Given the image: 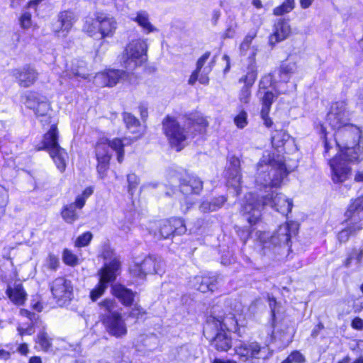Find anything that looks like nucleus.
<instances>
[{"label":"nucleus","instance_id":"nucleus-1","mask_svg":"<svg viewBox=\"0 0 363 363\" xmlns=\"http://www.w3.org/2000/svg\"><path fill=\"white\" fill-rule=\"evenodd\" d=\"M267 206L283 215H287L291 211L293 203L284 195L274 191L262 196L261 199L258 195L250 192L245 196L241 212L247 222L252 225L259 219L262 208Z\"/></svg>","mask_w":363,"mask_h":363},{"label":"nucleus","instance_id":"nucleus-2","mask_svg":"<svg viewBox=\"0 0 363 363\" xmlns=\"http://www.w3.org/2000/svg\"><path fill=\"white\" fill-rule=\"evenodd\" d=\"M207 125L208 122L203 118H199L196 121L188 119L184 127H182L173 117L167 116L162 121L164 133L171 146L174 147L177 151H180L184 147L189 135L193 134V132L191 131V129L201 131Z\"/></svg>","mask_w":363,"mask_h":363},{"label":"nucleus","instance_id":"nucleus-3","mask_svg":"<svg viewBox=\"0 0 363 363\" xmlns=\"http://www.w3.org/2000/svg\"><path fill=\"white\" fill-rule=\"evenodd\" d=\"M287 174L285 164L275 161L270 152H265L257 164L255 182L257 186L264 188L277 187Z\"/></svg>","mask_w":363,"mask_h":363},{"label":"nucleus","instance_id":"nucleus-4","mask_svg":"<svg viewBox=\"0 0 363 363\" xmlns=\"http://www.w3.org/2000/svg\"><path fill=\"white\" fill-rule=\"evenodd\" d=\"M335 140L337 146L349 161H357L362 153L359 143L362 138L359 127L350 123L336 130Z\"/></svg>","mask_w":363,"mask_h":363},{"label":"nucleus","instance_id":"nucleus-5","mask_svg":"<svg viewBox=\"0 0 363 363\" xmlns=\"http://www.w3.org/2000/svg\"><path fill=\"white\" fill-rule=\"evenodd\" d=\"M137 138H138L135 137L130 142L127 141L128 139L125 138L123 140L117 138L112 140H109L106 138H102L99 140L96 144L95 152L98 162L97 172L101 179L105 177L106 172L109 167V162L111 157L109 148L111 147L116 152L117 160L119 163H121L124 159V146L137 140Z\"/></svg>","mask_w":363,"mask_h":363},{"label":"nucleus","instance_id":"nucleus-6","mask_svg":"<svg viewBox=\"0 0 363 363\" xmlns=\"http://www.w3.org/2000/svg\"><path fill=\"white\" fill-rule=\"evenodd\" d=\"M57 140V128L55 124H53L43 136V146L39 147L38 150H48L57 167L62 172L66 167L67 152L59 145Z\"/></svg>","mask_w":363,"mask_h":363},{"label":"nucleus","instance_id":"nucleus-7","mask_svg":"<svg viewBox=\"0 0 363 363\" xmlns=\"http://www.w3.org/2000/svg\"><path fill=\"white\" fill-rule=\"evenodd\" d=\"M147 44L145 39L132 40L125 48L122 56L124 67L133 69L141 65L147 59Z\"/></svg>","mask_w":363,"mask_h":363},{"label":"nucleus","instance_id":"nucleus-8","mask_svg":"<svg viewBox=\"0 0 363 363\" xmlns=\"http://www.w3.org/2000/svg\"><path fill=\"white\" fill-rule=\"evenodd\" d=\"M165 263L157 255H149L140 263H135L130 269V274L135 277L144 279L147 274H162L164 272Z\"/></svg>","mask_w":363,"mask_h":363},{"label":"nucleus","instance_id":"nucleus-9","mask_svg":"<svg viewBox=\"0 0 363 363\" xmlns=\"http://www.w3.org/2000/svg\"><path fill=\"white\" fill-rule=\"evenodd\" d=\"M235 351L246 360L262 359L264 362L272 355L268 346H261L257 342H240L235 345Z\"/></svg>","mask_w":363,"mask_h":363},{"label":"nucleus","instance_id":"nucleus-10","mask_svg":"<svg viewBox=\"0 0 363 363\" xmlns=\"http://www.w3.org/2000/svg\"><path fill=\"white\" fill-rule=\"evenodd\" d=\"M119 269V262L113 260L109 264H106L105 267L101 268L99 272V281L96 288L90 292V298L93 301H96L103 295L108 284L113 281L116 277V272Z\"/></svg>","mask_w":363,"mask_h":363},{"label":"nucleus","instance_id":"nucleus-11","mask_svg":"<svg viewBox=\"0 0 363 363\" xmlns=\"http://www.w3.org/2000/svg\"><path fill=\"white\" fill-rule=\"evenodd\" d=\"M25 104L28 108L33 110L38 117L43 118L40 119L41 123H51V117L48 115L50 106L45 96L30 92L26 96Z\"/></svg>","mask_w":363,"mask_h":363},{"label":"nucleus","instance_id":"nucleus-12","mask_svg":"<svg viewBox=\"0 0 363 363\" xmlns=\"http://www.w3.org/2000/svg\"><path fill=\"white\" fill-rule=\"evenodd\" d=\"M350 116L346 102L339 101L332 104L327 121L333 129L337 130L350 124Z\"/></svg>","mask_w":363,"mask_h":363},{"label":"nucleus","instance_id":"nucleus-13","mask_svg":"<svg viewBox=\"0 0 363 363\" xmlns=\"http://www.w3.org/2000/svg\"><path fill=\"white\" fill-rule=\"evenodd\" d=\"M50 290L60 305L66 303L72 298L73 287L71 281L64 277L53 280L50 284Z\"/></svg>","mask_w":363,"mask_h":363},{"label":"nucleus","instance_id":"nucleus-14","mask_svg":"<svg viewBox=\"0 0 363 363\" xmlns=\"http://www.w3.org/2000/svg\"><path fill=\"white\" fill-rule=\"evenodd\" d=\"M104 324L107 332L116 337H122L127 333L126 325L118 313L107 314L104 320Z\"/></svg>","mask_w":363,"mask_h":363},{"label":"nucleus","instance_id":"nucleus-15","mask_svg":"<svg viewBox=\"0 0 363 363\" xmlns=\"http://www.w3.org/2000/svg\"><path fill=\"white\" fill-rule=\"evenodd\" d=\"M341 156H336L330 160L329 164L331 169L332 179L335 183H341L346 181L351 172L346 158L342 159ZM344 157L345 156L344 155Z\"/></svg>","mask_w":363,"mask_h":363},{"label":"nucleus","instance_id":"nucleus-16","mask_svg":"<svg viewBox=\"0 0 363 363\" xmlns=\"http://www.w3.org/2000/svg\"><path fill=\"white\" fill-rule=\"evenodd\" d=\"M77 18V15L72 11H61L57 16V22L54 24V31L58 36L66 37Z\"/></svg>","mask_w":363,"mask_h":363},{"label":"nucleus","instance_id":"nucleus-17","mask_svg":"<svg viewBox=\"0 0 363 363\" xmlns=\"http://www.w3.org/2000/svg\"><path fill=\"white\" fill-rule=\"evenodd\" d=\"M127 72L120 69H108L99 73L95 77L96 83L102 86L112 87L118 82L127 79Z\"/></svg>","mask_w":363,"mask_h":363},{"label":"nucleus","instance_id":"nucleus-18","mask_svg":"<svg viewBox=\"0 0 363 363\" xmlns=\"http://www.w3.org/2000/svg\"><path fill=\"white\" fill-rule=\"evenodd\" d=\"M186 231L184 221L182 218H172L169 220L162 221L160 225V234L164 239L169 238L171 235H180Z\"/></svg>","mask_w":363,"mask_h":363},{"label":"nucleus","instance_id":"nucleus-19","mask_svg":"<svg viewBox=\"0 0 363 363\" xmlns=\"http://www.w3.org/2000/svg\"><path fill=\"white\" fill-rule=\"evenodd\" d=\"M214 316L211 318L212 324L215 325L216 330L222 331H232L236 333L238 330V320L235 315L229 312L228 314H216V311H214Z\"/></svg>","mask_w":363,"mask_h":363},{"label":"nucleus","instance_id":"nucleus-20","mask_svg":"<svg viewBox=\"0 0 363 363\" xmlns=\"http://www.w3.org/2000/svg\"><path fill=\"white\" fill-rule=\"evenodd\" d=\"M297 225L294 223H286L280 225L270 238V242L274 245H287L292 235L297 231Z\"/></svg>","mask_w":363,"mask_h":363},{"label":"nucleus","instance_id":"nucleus-21","mask_svg":"<svg viewBox=\"0 0 363 363\" xmlns=\"http://www.w3.org/2000/svg\"><path fill=\"white\" fill-rule=\"evenodd\" d=\"M11 74L16 79L18 84L25 88L33 84L38 76L37 71L30 65L13 69L11 70Z\"/></svg>","mask_w":363,"mask_h":363},{"label":"nucleus","instance_id":"nucleus-22","mask_svg":"<svg viewBox=\"0 0 363 363\" xmlns=\"http://www.w3.org/2000/svg\"><path fill=\"white\" fill-rule=\"evenodd\" d=\"M179 189L186 197L198 195L203 189V182L196 176L187 174L179 179Z\"/></svg>","mask_w":363,"mask_h":363},{"label":"nucleus","instance_id":"nucleus-23","mask_svg":"<svg viewBox=\"0 0 363 363\" xmlns=\"http://www.w3.org/2000/svg\"><path fill=\"white\" fill-rule=\"evenodd\" d=\"M96 21L98 23L101 38H110L114 35L117 28V22L113 17L104 13H97Z\"/></svg>","mask_w":363,"mask_h":363},{"label":"nucleus","instance_id":"nucleus-24","mask_svg":"<svg viewBox=\"0 0 363 363\" xmlns=\"http://www.w3.org/2000/svg\"><path fill=\"white\" fill-rule=\"evenodd\" d=\"M291 28L289 23L284 18L278 19L274 24L272 33L269 35V43L275 45L289 37Z\"/></svg>","mask_w":363,"mask_h":363},{"label":"nucleus","instance_id":"nucleus-25","mask_svg":"<svg viewBox=\"0 0 363 363\" xmlns=\"http://www.w3.org/2000/svg\"><path fill=\"white\" fill-rule=\"evenodd\" d=\"M218 279L216 276H196L190 281V285L202 293L213 292L217 289Z\"/></svg>","mask_w":363,"mask_h":363},{"label":"nucleus","instance_id":"nucleus-26","mask_svg":"<svg viewBox=\"0 0 363 363\" xmlns=\"http://www.w3.org/2000/svg\"><path fill=\"white\" fill-rule=\"evenodd\" d=\"M241 182L240 161L233 156L230 158V167L228 170V184L233 186L237 195L240 194Z\"/></svg>","mask_w":363,"mask_h":363},{"label":"nucleus","instance_id":"nucleus-27","mask_svg":"<svg viewBox=\"0 0 363 363\" xmlns=\"http://www.w3.org/2000/svg\"><path fill=\"white\" fill-rule=\"evenodd\" d=\"M6 294L16 305L21 306L24 304L27 299V294L21 283H14L13 285L7 286Z\"/></svg>","mask_w":363,"mask_h":363},{"label":"nucleus","instance_id":"nucleus-28","mask_svg":"<svg viewBox=\"0 0 363 363\" xmlns=\"http://www.w3.org/2000/svg\"><path fill=\"white\" fill-rule=\"evenodd\" d=\"M274 89L277 91V95L272 91L266 90H262V94H259L262 103V110H263L264 114H265L267 111H270L271 106L278 95L286 94L288 91L286 89H282L281 84H274Z\"/></svg>","mask_w":363,"mask_h":363},{"label":"nucleus","instance_id":"nucleus-29","mask_svg":"<svg viewBox=\"0 0 363 363\" xmlns=\"http://www.w3.org/2000/svg\"><path fill=\"white\" fill-rule=\"evenodd\" d=\"M130 19L135 22L145 34H149L157 30V28L150 21V16L146 11L140 10L137 11L135 16L131 17Z\"/></svg>","mask_w":363,"mask_h":363},{"label":"nucleus","instance_id":"nucleus-30","mask_svg":"<svg viewBox=\"0 0 363 363\" xmlns=\"http://www.w3.org/2000/svg\"><path fill=\"white\" fill-rule=\"evenodd\" d=\"M211 345L218 351H227L231 347V338L225 331L218 330Z\"/></svg>","mask_w":363,"mask_h":363},{"label":"nucleus","instance_id":"nucleus-31","mask_svg":"<svg viewBox=\"0 0 363 363\" xmlns=\"http://www.w3.org/2000/svg\"><path fill=\"white\" fill-rule=\"evenodd\" d=\"M347 217L352 220H363V196L352 201L346 212Z\"/></svg>","mask_w":363,"mask_h":363},{"label":"nucleus","instance_id":"nucleus-32","mask_svg":"<svg viewBox=\"0 0 363 363\" xmlns=\"http://www.w3.org/2000/svg\"><path fill=\"white\" fill-rule=\"evenodd\" d=\"M113 294L125 306H130L133 301L134 294L133 291L121 284H116L113 286Z\"/></svg>","mask_w":363,"mask_h":363},{"label":"nucleus","instance_id":"nucleus-33","mask_svg":"<svg viewBox=\"0 0 363 363\" xmlns=\"http://www.w3.org/2000/svg\"><path fill=\"white\" fill-rule=\"evenodd\" d=\"M297 69V65L294 62L283 63L279 70L280 80L278 84L281 85L282 83H287L291 75L296 72Z\"/></svg>","mask_w":363,"mask_h":363},{"label":"nucleus","instance_id":"nucleus-34","mask_svg":"<svg viewBox=\"0 0 363 363\" xmlns=\"http://www.w3.org/2000/svg\"><path fill=\"white\" fill-rule=\"evenodd\" d=\"M76 208L74 204L72 203L63 207L61 216L66 223L72 224L79 219V216Z\"/></svg>","mask_w":363,"mask_h":363},{"label":"nucleus","instance_id":"nucleus-35","mask_svg":"<svg viewBox=\"0 0 363 363\" xmlns=\"http://www.w3.org/2000/svg\"><path fill=\"white\" fill-rule=\"evenodd\" d=\"M82 30L90 37H96L99 34V27L96 18H86Z\"/></svg>","mask_w":363,"mask_h":363},{"label":"nucleus","instance_id":"nucleus-36","mask_svg":"<svg viewBox=\"0 0 363 363\" xmlns=\"http://www.w3.org/2000/svg\"><path fill=\"white\" fill-rule=\"evenodd\" d=\"M36 343L38 344L40 349L43 351H48L52 347L51 339L43 328L38 334Z\"/></svg>","mask_w":363,"mask_h":363},{"label":"nucleus","instance_id":"nucleus-37","mask_svg":"<svg viewBox=\"0 0 363 363\" xmlns=\"http://www.w3.org/2000/svg\"><path fill=\"white\" fill-rule=\"evenodd\" d=\"M123 121L126 128L132 133H137L140 127V121L133 115L130 113H123Z\"/></svg>","mask_w":363,"mask_h":363},{"label":"nucleus","instance_id":"nucleus-38","mask_svg":"<svg viewBox=\"0 0 363 363\" xmlns=\"http://www.w3.org/2000/svg\"><path fill=\"white\" fill-rule=\"evenodd\" d=\"M295 6V0H285L281 5L277 6L273 10L275 16H282L291 11Z\"/></svg>","mask_w":363,"mask_h":363},{"label":"nucleus","instance_id":"nucleus-39","mask_svg":"<svg viewBox=\"0 0 363 363\" xmlns=\"http://www.w3.org/2000/svg\"><path fill=\"white\" fill-rule=\"evenodd\" d=\"M289 136L283 130L276 131L272 136V144L275 148L282 147Z\"/></svg>","mask_w":363,"mask_h":363},{"label":"nucleus","instance_id":"nucleus-40","mask_svg":"<svg viewBox=\"0 0 363 363\" xmlns=\"http://www.w3.org/2000/svg\"><path fill=\"white\" fill-rule=\"evenodd\" d=\"M140 339L143 345L148 351H153L158 346L159 340L157 337L155 335H142Z\"/></svg>","mask_w":363,"mask_h":363},{"label":"nucleus","instance_id":"nucleus-41","mask_svg":"<svg viewBox=\"0 0 363 363\" xmlns=\"http://www.w3.org/2000/svg\"><path fill=\"white\" fill-rule=\"evenodd\" d=\"M257 76L256 70L253 67H251L247 74L239 79V82H243L245 86L251 88L257 79Z\"/></svg>","mask_w":363,"mask_h":363},{"label":"nucleus","instance_id":"nucleus-42","mask_svg":"<svg viewBox=\"0 0 363 363\" xmlns=\"http://www.w3.org/2000/svg\"><path fill=\"white\" fill-rule=\"evenodd\" d=\"M348 218V223L347 229L350 231V235H355L363 228V224L362 223V220H352L351 217Z\"/></svg>","mask_w":363,"mask_h":363},{"label":"nucleus","instance_id":"nucleus-43","mask_svg":"<svg viewBox=\"0 0 363 363\" xmlns=\"http://www.w3.org/2000/svg\"><path fill=\"white\" fill-rule=\"evenodd\" d=\"M306 357L299 351L295 350L291 352L289 356L281 363H304Z\"/></svg>","mask_w":363,"mask_h":363},{"label":"nucleus","instance_id":"nucleus-44","mask_svg":"<svg viewBox=\"0 0 363 363\" xmlns=\"http://www.w3.org/2000/svg\"><path fill=\"white\" fill-rule=\"evenodd\" d=\"M255 31L250 32L244 38L240 44V50L242 55H246L247 51L250 49L252 40L256 37Z\"/></svg>","mask_w":363,"mask_h":363},{"label":"nucleus","instance_id":"nucleus-45","mask_svg":"<svg viewBox=\"0 0 363 363\" xmlns=\"http://www.w3.org/2000/svg\"><path fill=\"white\" fill-rule=\"evenodd\" d=\"M92 238L93 235L91 232H85L76 239L74 245L77 247H86L89 245Z\"/></svg>","mask_w":363,"mask_h":363},{"label":"nucleus","instance_id":"nucleus-46","mask_svg":"<svg viewBox=\"0 0 363 363\" xmlns=\"http://www.w3.org/2000/svg\"><path fill=\"white\" fill-rule=\"evenodd\" d=\"M63 262L69 266H75L78 264V257L71 250L65 249L62 254Z\"/></svg>","mask_w":363,"mask_h":363},{"label":"nucleus","instance_id":"nucleus-47","mask_svg":"<svg viewBox=\"0 0 363 363\" xmlns=\"http://www.w3.org/2000/svg\"><path fill=\"white\" fill-rule=\"evenodd\" d=\"M127 181L128 183V192L130 194L133 195L139 184V179L135 174H129L127 176Z\"/></svg>","mask_w":363,"mask_h":363},{"label":"nucleus","instance_id":"nucleus-48","mask_svg":"<svg viewBox=\"0 0 363 363\" xmlns=\"http://www.w3.org/2000/svg\"><path fill=\"white\" fill-rule=\"evenodd\" d=\"M234 123L239 128H244L247 125V114L245 111H242L234 118Z\"/></svg>","mask_w":363,"mask_h":363},{"label":"nucleus","instance_id":"nucleus-49","mask_svg":"<svg viewBox=\"0 0 363 363\" xmlns=\"http://www.w3.org/2000/svg\"><path fill=\"white\" fill-rule=\"evenodd\" d=\"M273 83V77L271 74H268L262 78L259 82V94H262V90H266V89L271 86Z\"/></svg>","mask_w":363,"mask_h":363},{"label":"nucleus","instance_id":"nucleus-50","mask_svg":"<svg viewBox=\"0 0 363 363\" xmlns=\"http://www.w3.org/2000/svg\"><path fill=\"white\" fill-rule=\"evenodd\" d=\"M250 89V87L243 86L239 94V99L240 102L244 104L249 103L251 97Z\"/></svg>","mask_w":363,"mask_h":363},{"label":"nucleus","instance_id":"nucleus-51","mask_svg":"<svg viewBox=\"0 0 363 363\" xmlns=\"http://www.w3.org/2000/svg\"><path fill=\"white\" fill-rule=\"evenodd\" d=\"M9 202V194L7 190L0 186V208L6 211V206Z\"/></svg>","mask_w":363,"mask_h":363},{"label":"nucleus","instance_id":"nucleus-52","mask_svg":"<svg viewBox=\"0 0 363 363\" xmlns=\"http://www.w3.org/2000/svg\"><path fill=\"white\" fill-rule=\"evenodd\" d=\"M59 264L60 262L58 257L52 254L49 255L46 259V265L49 269L52 270H56L59 266Z\"/></svg>","mask_w":363,"mask_h":363},{"label":"nucleus","instance_id":"nucleus-53","mask_svg":"<svg viewBox=\"0 0 363 363\" xmlns=\"http://www.w3.org/2000/svg\"><path fill=\"white\" fill-rule=\"evenodd\" d=\"M113 255V252L108 247H106V248H104L103 250L101 256L104 258V259L106 260V262L104 263V265H106V264H109L113 260H117L118 262H120L116 258L112 259ZM120 265H121V263H119V266ZM104 267L105 266H104Z\"/></svg>","mask_w":363,"mask_h":363},{"label":"nucleus","instance_id":"nucleus-54","mask_svg":"<svg viewBox=\"0 0 363 363\" xmlns=\"http://www.w3.org/2000/svg\"><path fill=\"white\" fill-rule=\"evenodd\" d=\"M357 107L363 111V88L359 89L354 97Z\"/></svg>","mask_w":363,"mask_h":363},{"label":"nucleus","instance_id":"nucleus-55","mask_svg":"<svg viewBox=\"0 0 363 363\" xmlns=\"http://www.w3.org/2000/svg\"><path fill=\"white\" fill-rule=\"evenodd\" d=\"M21 25L23 28H28L31 25V15L29 13H23L21 18Z\"/></svg>","mask_w":363,"mask_h":363},{"label":"nucleus","instance_id":"nucleus-56","mask_svg":"<svg viewBox=\"0 0 363 363\" xmlns=\"http://www.w3.org/2000/svg\"><path fill=\"white\" fill-rule=\"evenodd\" d=\"M225 201L226 199L223 196H220L213 199L212 201H211L213 207V211H216L220 208Z\"/></svg>","mask_w":363,"mask_h":363},{"label":"nucleus","instance_id":"nucleus-57","mask_svg":"<svg viewBox=\"0 0 363 363\" xmlns=\"http://www.w3.org/2000/svg\"><path fill=\"white\" fill-rule=\"evenodd\" d=\"M210 55V52H206L198 60L196 69L197 72H200L206 60L209 58Z\"/></svg>","mask_w":363,"mask_h":363},{"label":"nucleus","instance_id":"nucleus-58","mask_svg":"<svg viewBox=\"0 0 363 363\" xmlns=\"http://www.w3.org/2000/svg\"><path fill=\"white\" fill-rule=\"evenodd\" d=\"M350 236L352 235H350V231L345 228L338 233L337 239L341 242H345L349 240Z\"/></svg>","mask_w":363,"mask_h":363},{"label":"nucleus","instance_id":"nucleus-59","mask_svg":"<svg viewBox=\"0 0 363 363\" xmlns=\"http://www.w3.org/2000/svg\"><path fill=\"white\" fill-rule=\"evenodd\" d=\"M337 363H363V357L360 356L354 359L346 356L340 359Z\"/></svg>","mask_w":363,"mask_h":363},{"label":"nucleus","instance_id":"nucleus-60","mask_svg":"<svg viewBox=\"0 0 363 363\" xmlns=\"http://www.w3.org/2000/svg\"><path fill=\"white\" fill-rule=\"evenodd\" d=\"M86 201V199L80 194L77 196L75 201L72 204H74L77 208L82 209L84 206Z\"/></svg>","mask_w":363,"mask_h":363},{"label":"nucleus","instance_id":"nucleus-61","mask_svg":"<svg viewBox=\"0 0 363 363\" xmlns=\"http://www.w3.org/2000/svg\"><path fill=\"white\" fill-rule=\"evenodd\" d=\"M100 305L108 311V313H111L112 310L114 308V303L111 300L106 299L102 301Z\"/></svg>","mask_w":363,"mask_h":363},{"label":"nucleus","instance_id":"nucleus-62","mask_svg":"<svg viewBox=\"0 0 363 363\" xmlns=\"http://www.w3.org/2000/svg\"><path fill=\"white\" fill-rule=\"evenodd\" d=\"M269 111H267L265 112V114H264L263 110H261V113H260L261 117H262V120L264 121V124L267 128H270L273 124L272 121L269 117Z\"/></svg>","mask_w":363,"mask_h":363},{"label":"nucleus","instance_id":"nucleus-63","mask_svg":"<svg viewBox=\"0 0 363 363\" xmlns=\"http://www.w3.org/2000/svg\"><path fill=\"white\" fill-rule=\"evenodd\" d=\"M213 207L212 206L211 202H209V201H203L200 205V210H201V211H202L203 213L213 211Z\"/></svg>","mask_w":363,"mask_h":363},{"label":"nucleus","instance_id":"nucleus-64","mask_svg":"<svg viewBox=\"0 0 363 363\" xmlns=\"http://www.w3.org/2000/svg\"><path fill=\"white\" fill-rule=\"evenodd\" d=\"M352 326L357 330H363V320L360 318H355L352 322Z\"/></svg>","mask_w":363,"mask_h":363}]
</instances>
